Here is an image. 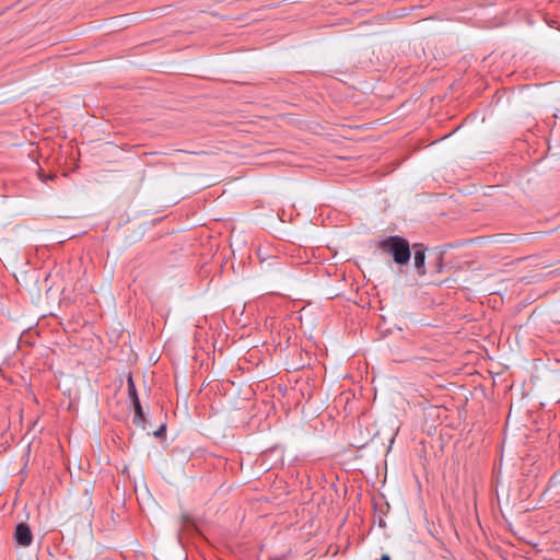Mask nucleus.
Instances as JSON below:
<instances>
[{"label":"nucleus","mask_w":560,"mask_h":560,"mask_svg":"<svg viewBox=\"0 0 560 560\" xmlns=\"http://www.w3.org/2000/svg\"><path fill=\"white\" fill-rule=\"evenodd\" d=\"M377 247L385 254L393 257V260L400 266L407 265L410 260L411 250L408 241L398 235H390L378 242Z\"/></svg>","instance_id":"obj_1"},{"label":"nucleus","mask_w":560,"mask_h":560,"mask_svg":"<svg viewBox=\"0 0 560 560\" xmlns=\"http://www.w3.org/2000/svg\"><path fill=\"white\" fill-rule=\"evenodd\" d=\"M127 392H128V398L130 399L132 408H133L132 423L137 428L144 430L145 424L148 422V418H147V413L143 410L141 401L139 399L136 384H135V381H133L131 374H129V376L127 378Z\"/></svg>","instance_id":"obj_2"},{"label":"nucleus","mask_w":560,"mask_h":560,"mask_svg":"<svg viewBox=\"0 0 560 560\" xmlns=\"http://www.w3.org/2000/svg\"><path fill=\"white\" fill-rule=\"evenodd\" d=\"M14 539L19 546L28 547L33 541V534L26 523H19L15 526Z\"/></svg>","instance_id":"obj_3"},{"label":"nucleus","mask_w":560,"mask_h":560,"mask_svg":"<svg viewBox=\"0 0 560 560\" xmlns=\"http://www.w3.org/2000/svg\"><path fill=\"white\" fill-rule=\"evenodd\" d=\"M413 265L419 276L425 275V247L423 244L416 243L412 245Z\"/></svg>","instance_id":"obj_4"},{"label":"nucleus","mask_w":560,"mask_h":560,"mask_svg":"<svg viewBox=\"0 0 560 560\" xmlns=\"http://www.w3.org/2000/svg\"><path fill=\"white\" fill-rule=\"evenodd\" d=\"M180 530L191 533H199L198 524L194 517L189 514H183L180 516Z\"/></svg>","instance_id":"obj_5"},{"label":"nucleus","mask_w":560,"mask_h":560,"mask_svg":"<svg viewBox=\"0 0 560 560\" xmlns=\"http://www.w3.org/2000/svg\"><path fill=\"white\" fill-rule=\"evenodd\" d=\"M166 434V424L163 423L159 427L156 431L153 432V435L158 439H163Z\"/></svg>","instance_id":"obj_6"},{"label":"nucleus","mask_w":560,"mask_h":560,"mask_svg":"<svg viewBox=\"0 0 560 560\" xmlns=\"http://www.w3.org/2000/svg\"><path fill=\"white\" fill-rule=\"evenodd\" d=\"M380 560H390L388 555H383Z\"/></svg>","instance_id":"obj_7"}]
</instances>
